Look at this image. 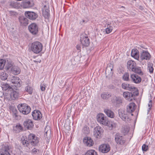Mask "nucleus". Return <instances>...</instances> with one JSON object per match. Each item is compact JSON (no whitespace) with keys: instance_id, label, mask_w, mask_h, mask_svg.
Wrapping results in <instances>:
<instances>
[{"instance_id":"1","label":"nucleus","mask_w":155,"mask_h":155,"mask_svg":"<svg viewBox=\"0 0 155 155\" xmlns=\"http://www.w3.org/2000/svg\"><path fill=\"white\" fill-rule=\"evenodd\" d=\"M31 50L34 53L38 54L41 52L43 48L42 44L39 41H35L31 45Z\"/></svg>"},{"instance_id":"2","label":"nucleus","mask_w":155,"mask_h":155,"mask_svg":"<svg viewBox=\"0 0 155 155\" xmlns=\"http://www.w3.org/2000/svg\"><path fill=\"white\" fill-rule=\"evenodd\" d=\"M122 87L123 89L128 90L131 92H134V94L138 95V91L137 88L132 86L131 84H129L127 83H124L122 84Z\"/></svg>"},{"instance_id":"3","label":"nucleus","mask_w":155,"mask_h":155,"mask_svg":"<svg viewBox=\"0 0 155 155\" xmlns=\"http://www.w3.org/2000/svg\"><path fill=\"white\" fill-rule=\"evenodd\" d=\"M11 151H12L11 146L5 143L2 145L0 149V155H11L10 153Z\"/></svg>"},{"instance_id":"4","label":"nucleus","mask_w":155,"mask_h":155,"mask_svg":"<svg viewBox=\"0 0 155 155\" xmlns=\"http://www.w3.org/2000/svg\"><path fill=\"white\" fill-rule=\"evenodd\" d=\"M18 107L19 111L24 114H28L31 110L30 107L25 104H19Z\"/></svg>"},{"instance_id":"5","label":"nucleus","mask_w":155,"mask_h":155,"mask_svg":"<svg viewBox=\"0 0 155 155\" xmlns=\"http://www.w3.org/2000/svg\"><path fill=\"white\" fill-rule=\"evenodd\" d=\"M97 120L100 124L104 125H107L108 120L106 116L103 114H99L97 116Z\"/></svg>"},{"instance_id":"6","label":"nucleus","mask_w":155,"mask_h":155,"mask_svg":"<svg viewBox=\"0 0 155 155\" xmlns=\"http://www.w3.org/2000/svg\"><path fill=\"white\" fill-rule=\"evenodd\" d=\"M118 114L121 118L126 122H128L130 120V119L129 117L130 115L126 111L122 110H119Z\"/></svg>"},{"instance_id":"7","label":"nucleus","mask_w":155,"mask_h":155,"mask_svg":"<svg viewBox=\"0 0 155 155\" xmlns=\"http://www.w3.org/2000/svg\"><path fill=\"white\" fill-rule=\"evenodd\" d=\"M80 40L83 47H87L89 45L90 42L87 35L86 34H84L81 35Z\"/></svg>"},{"instance_id":"8","label":"nucleus","mask_w":155,"mask_h":155,"mask_svg":"<svg viewBox=\"0 0 155 155\" xmlns=\"http://www.w3.org/2000/svg\"><path fill=\"white\" fill-rule=\"evenodd\" d=\"M28 29L33 35H36L38 32V27L35 23H32L30 25L28 26Z\"/></svg>"},{"instance_id":"9","label":"nucleus","mask_w":155,"mask_h":155,"mask_svg":"<svg viewBox=\"0 0 155 155\" xmlns=\"http://www.w3.org/2000/svg\"><path fill=\"white\" fill-rule=\"evenodd\" d=\"M114 137L115 142L118 145H122L125 143L126 141L125 138L120 134L117 133L115 134Z\"/></svg>"},{"instance_id":"10","label":"nucleus","mask_w":155,"mask_h":155,"mask_svg":"<svg viewBox=\"0 0 155 155\" xmlns=\"http://www.w3.org/2000/svg\"><path fill=\"white\" fill-rule=\"evenodd\" d=\"M134 93V92H124L123 93V96L127 100L130 101H132L133 99L134 100L135 99V96L137 95H135Z\"/></svg>"},{"instance_id":"11","label":"nucleus","mask_w":155,"mask_h":155,"mask_svg":"<svg viewBox=\"0 0 155 155\" xmlns=\"http://www.w3.org/2000/svg\"><path fill=\"white\" fill-rule=\"evenodd\" d=\"M11 81L17 87H20L21 84V79L18 77L15 76L12 77Z\"/></svg>"},{"instance_id":"12","label":"nucleus","mask_w":155,"mask_h":155,"mask_svg":"<svg viewBox=\"0 0 155 155\" xmlns=\"http://www.w3.org/2000/svg\"><path fill=\"white\" fill-rule=\"evenodd\" d=\"M135 104L134 103H131L128 104L127 107L126 111L130 115L133 116L132 114L135 109Z\"/></svg>"},{"instance_id":"13","label":"nucleus","mask_w":155,"mask_h":155,"mask_svg":"<svg viewBox=\"0 0 155 155\" xmlns=\"http://www.w3.org/2000/svg\"><path fill=\"white\" fill-rule=\"evenodd\" d=\"M25 14L26 17L32 20H35L38 16L36 13L33 12L26 11Z\"/></svg>"},{"instance_id":"14","label":"nucleus","mask_w":155,"mask_h":155,"mask_svg":"<svg viewBox=\"0 0 155 155\" xmlns=\"http://www.w3.org/2000/svg\"><path fill=\"white\" fill-rule=\"evenodd\" d=\"M99 150L100 152L102 153H107L110 151V147L108 144H104L101 145L99 147Z\"/></svg>"},{"instance_id":"15","label":"nucleus","mask_w":155,"mask_h":155,"mask_svg":"<svg viewBox=\"0 0 155 155\" xmlns=\"http://www.w3.org/2000/svg\"><path fill=\"white\" fill-rule=\"evenodd\" d=\"M103 133V130L99 126L95 127L94 130V135L95 137L100 138Z\"/></svg>"},{"instance_id":"16","label":"nucleus","mask_w":155,"mask_h":155,"mask_svg":"<svg viewBox=\"0 0 155 155\" xmlns=\"http://www.w3.org/2000/svg\"><path fill=\"white\" fill-rule=\"evenodd\" d=\"M34 3L32 0H26L21 3V6L24 8H29L34 6Z\"/></svg>"},{"instance_id":"17","label":"nucleus","mask_w":155,"mask_h":155,"mask_svg":"<svg viewBox=\"0 0 155 155\" xmlns=\"http://www.w3.org/2000/svg\"><path fill=\"white\" fill-rule=\"evenodd\" d=\"M23 125L25 128L29 130H31L34 126L33 122L30 119L25 120L24 122Z\"/></svg>"},{"instance_id":"18","label":"nucleus","mask_w":155,"mask_h":155,"mask_svg":"<svg viewBox=\"0 0 155 155\" xmlns=\"http://www.w3.org/2000/svg\"><path fill=\"white\" fill-rule=\"evenodd\" d=\"M136 66V64L135 62L134 61L130 60L127 62V68L130 71H134V69Z\"/></svg>"},{"instance_id":"19","label":"nucleus","mask_w":155,"mask_h":155,"mask_svg":"<svg viewBox=\"0 0 155 155\" xmlns=\"http://www.w3.org/2000/svg\"><path fill=\"white\" fill-rule=\"evenodd\" d=\"M130 79L131 81L136 84L139 83L141 81V78L140 76L134 74L130 75Z\"/></svg>"},{"instance_id":"20","label":"nucleus","mask_w":155,"mask_h":155,"mask_svg":"<svg viewBox=\"0 0 155 155\" xmlns=\"http://www.w3.org/2000/svg\"><path fill=\"white\" fill-rule=\"evenodd\" d=\"M151 58V56L147 51H143L140 54V58L141 60H149Z\"/></svg>"},{"instance_id":"21","label":"nucleus","mask_w":155,"mask_h":155,"mask_svg":"<svg viewBox=\"0 0 155 155\" xmlns=\"http://www.w3.org/2000/svg\"><path fill=\"white\" fill-rule=\"evenodd\" d=\"M10 91V96L12 100L18 99L20 97V94L18 91L14 90L12 89Z\"/></svg>"},{"instance_id":"22","label":"nucleus","mask_w":155,"mask_h":155,"mask_svg":"<svg viewBox=\"0 0 155 155\" xmlns=\"http://www.w3.org/2000/svg\"><path fill=\"white\" fill-rule=\"evenodd\" d=\"M32 115L35 120H40L42 117L41 112L38 110H34L32 112Z\"/></svg>"},{"instance_id":"23","label":"nucleus","mask_w":155,"mask_h":155,"mask_svg":"<svg viewBox=\"0 0 155 155\" xmlns=\"http://www.w3.org/2000/svg\"><path fill=\"white\" fill-rule=\"evenodd\" d=\"M84 143L88 147L92 146L94 144V142L92 139L90 137H84L83 140Z\"/></svg>"},{"instance_id":"24","label":"nucleus","mask_w":155,"mask_h":155,"mask_svg":"<svg viewBox=\"0 0 155 155\" xmlns=\"http://www.w3.org/2000/svg\"><path fill=\"white\" fill-rule=\"evenodd\" d=\"M19 21L22 25L26 26L28 23V20L27 18L23 17H20Z\"/></svg>"},{"instance_id":"25","label":"nucleus","mask_w":155,"mask_h":155,"mask_svg":"<svg viewBox=\"0 0 155 155\" xmlns=\"http://www.w3.org/2000/svg\"><path fill=\"white\" fill-rule=\"evenodd\" d=\"M11 71L14 74H19L21 72V70L18 66H14L11 68Z\"/></svg>"},{"instance_id":"26","label":"nucleus","mask_w":155,"mask_h":155,"mask_svg":"<svg viewBox=\"0 0 155 155\" xmlns=\"http://www.w3.org/2000/svg\"><path fill=\"white\" fill-rule=\"evenodd\" d=\"M104 111L107 116L111 118H113L114 117V114L111 110L107 109H105L104 110Z\"/></svg>"},{"instance_id":"27","label":"nucleus","mask_w":155,"mask_h":155,"mask_svg":"<svg viewBox=\"0 0 155 155\" xmlns=\"http://www.w3.org/2000/svg\"><path fill=\"white\" fill-rule=\"evenodd\" d=\"M131 56L135 59L138 60L139 58V53L137 49H133L131 52Z\"/></svg>"},{"instance_id":"28","label":"nucleus","mask_w":155,"mask_h":155,"mask_svg":"<svg viewBox=\"0 0 155 155\" xmlns=\"http://www.w3.org/2000/svg\"><path fill=\"white\" fill-rule=\"evenodd\" d=\"M42 12L43 15L45 18H47L49 17V10L45 5L44 6V8L42 9Z\"/></svg>"},{"instance_id":"29","label":"nucleus","mask_w":155,"mask_h":155,"mask_svg":"<svg viewBox=\"0 0 155 155\" xmlns=\"http://www.w3.org/2000/svg\"><path fill=\"white\" fill-rule=\"evenodd\" d=\"M5 64L6 65L5 67V69L6 71H8L10 68L13 66V63L11 61L7 60V62L6 61Z\"/></svg>"},{"instance_id":"30","label":"nucleus","mask_w":155,"mask_h":155,"mask_svg":"<svg viewBox=\"0 0 155 155\" xmlns=\"http://www.w3.org/2000/svg\"><path fill=\"white\" fill-rule=\"evenodd\" d=\"M129 131V128L127 126H124L122 128L121 132L124 135H125L128 133Z\"/></svg>"},{"instance_id":"31","label":"nucleus","mask_w":155,"mask_h":155,"mask_svg":"<svg viewBox=\"0 0 155 155\" xmlns=\"http://www.w3.org/2000/svg\"><path fill=\"white\" fill-rule=\"evenodd\" d=\"M134 70L132 72H135V73L138 74L140 75H142L143 73L142 71L141 68L138 67H136L134 69Z\"/></svg>"},{"instance_id":"32","label":"nucleus","mask_w":155,"mask_h":155,"mask_svg":"<svg viewBox=\"0 0 155 155\" xmlns=\"http://www.w3.org/2000/svg\"><path fill=\"white\" fill-rule=\"evenodd\" d=\"M2 88L3 90H8L10 91L12 89L9 85L7 84H3L2 86Z\"/></svg>"},{"instance_id":"33","label":"nucleus","mask_w":155,"mask_h":155,"mask_svg":"<svg viewBox=\"0 0 155 155\" xmlns=\"http://www.w3.org/2000/svg\"><path fill=\"white\" fill-rule=\"evenodd\" d=\"M84 155H97V153L95 150H90L86 152Z\"/></svg>"},{"instance_id":"34","label":"nucleus","mask_w":155,"mask_h":155,"mask_svg":"<svg viewBox=\"0 0 155 155\" xmlns=\"http://www.w3.org/2000/svg\"><path fill=\"white\" fill-rule=\"evenodd\" d=\"M30 143L32 146L37 145L39 143V140L38 139L37 137L36 136L35 137L33 140L31 141Z\"/></svg>"},{"instance_id":"35","label":"nucleus","mask_w":155,"mask_h":155,"mask_svg":"<svg viewBox=\"0 0 155 155\" xmlns=\"http://www.w3.org/2000/svg\"><path fill=\"white\" fill-rule=\"evenodd\" d=\"M111 96V94L108 93H104L101 95V97L104 99H108Z\"/></svg>"},{"instance_id":"36","label":"nucleus","mask_w":155,"mask_h":155,"mask_svg":"<svg viewBox=\"0 0 155 155\" xmlns=\"http://www.w3.org/2000/svg\"><path fill=\"white\" fill-rule=\"evenodd\" d=\"M122 78L125 81H130L129 74L128 73H125L123 75Z\"/></svg>"},{"instance_id":"37","label":"nucleus","mask_w":155,"mask_h":155,"mask_svg":"<svg viewBox=\"0 0 155 155\" xmlns=\"http://www.w3.org/2000/svg\"><path fill=\"white\" fill-rule=\"evenodd\" d=\"M8 77V74L4 72H2L0 74V78L2 80H6Z\"/></svg>"},{"instance_id":"38","label":"nucleus","mask_w":155,"mask_h":155,"mask_svg":"<svg viewBox=\"0 0 155 155\" xmlns=\"http://www.w3.org/2000/svg\"><path fill=\"white\" fill-rule=\"evenodd\" d=\"M113 27L109 24L107 25V28L105 29V31L107 34H109L111 32L113 29Z\"/></svg>"},{"instance_id":"39","label":"nucleus","mask_w":155,"mask_h":155,"mask_svg":"<svg viewBox=\"0 0 155 155\" xmlns=\"http://www.w3.org/2000/svg\"><path fill=\"white\" fill-rule=\"evenodd\" d=\"M82 131L85 135L88 134L90 133V130L89 127L87 126H85L83 128Z\"/></svg>"},{"instance_id":"40","label":"nucleus","mask_w":155,"mask_h":155,"mask_svg":"<svg viewBox=\"0 0 155 155\" xmlns=\"http://www.w3.org/2000/svg\"><path fill=\"white\" fill-rule=\"evenodd\" d=\"M6 63V61L4 59L0 60V69H3L5 66Z\"/></svg>"},{"instance_id":"41","label":"nucleus","mask_w":155,"mask_h":155,"mask_svg":"<svg viewBox=\"0 0 155 155\" xmlns=\"http://www.w3.org/2000/svg\"><path fill=\"white\" fill-rule=\"evenodd\" d=\"M108 126L110 130H112L113 128H114L116 127V124L113 123L108 122L107 125H106Z\"/></svg>"},{"instance_id":"42","label":"nucleus","mask_w":155,"mask_h":155,"mask_svg":"<svg viewBox=\"0 0 155 155\" xmlns=\"http://www.w3.org/2000/svg\"><path fill=\"white\" fill-rule=\"evenodd\" d=\"M27 92H28L30 94H31L33 92V90L32 88L30 86H28L25 87V89Z\"/></svg>"},{"instance_id":"43","label":"nucleus","mask_w":155,"mask_h":155,"mask_svg":"<svg viewBox=\"0 0 155 155\" xmlns=\"http://www.w3.org/2000/svg\"><path fill=\"white\" fill-rule=\"evenodd\" d=\"M148 68L149 72L150 73H153V64L152 63H150L148 64Z\"/></svg>"},{"instance_id":"44","label":"nucleus","mask_w":155,"mask_h":155,"mask_svg":"<svg viewBox=\"0 0 155 155\" xmlns=\"http://www.w3.org/2000/svg\"><path fill=\"white\" fill-rule=\"evenodd\" d=\"M122 101L120 98L115 97V102L117 104H120L122 103Z\"/></svg>"},{"instance_id":"45","label":"nucleus","mask_w":155,"mask_h":155,"mask_svg":"<svg viewBox=\"0 0 155 155\" xmlns=\"http://www.w3.org/2000/svg\"><path fill=\"white\" fill-rule=\"evenodd\" d=\"M36 136L35 135L33 134H30L28 137V139L29 140H30V141H31L32 140H33L35 137Z\"/></svg>"},{"instance_id":"46","label":"nucleus","mask_w":155,"mask_h":155,"mask_svg":"<svg viewBox=\"0 0 155 155\" xmlns=\"http://www.w3.org/2000/svg\"><path fill=\"white\" fill-rule=\"evenodd\" d=\"M13 115L16 117H18V111L16 109H13L12 110Z\"/></svg>"},{"instance_id":"47","label":"nucleus","mask_w":155,"mask_h":155,"mask_svg":"<svg viewBox=\"0 0 155 155\" xmlns=\"http://www.w3.org/2000/svg\"><path fill=\"white\" fill-rule=\"evenodd\" d=\"M15 128H16V130L17 129L18 131H20L21 130H22V126L20 124L17 125L15 126Z\"/></svg>"},{"instance_id":"48","label":"nucleus","mask_w":155,"mask_h":155,"mask_svg":"<svg viewBox=\"0 0 155 155\" xmlns=\"http://www.w3.org/2000/svg\"><path fill=\"white\" fill-rule=\"evenodd\" d=\"M142 150L143 151H146L148 150V146L144 144L142 146Z\"/></svg>"},{"instance_id":"49","label":"nucleus","mask_w":155,"mask_h":155,"mask_svg":"<svg viewBox=\"0 0 155 155\" xmlns=\"http://www.w3.org/2000/svg\"><path fill=\"white\" fill-rule=\"evenodd\" d=\"M113 70V68H111V67H110V66H107V68L105 72L106 73H107V72H108V71H109L110 70V73L111 74H112V72Z\"/></svg>"},{"instance_id":"50","label":"nucleus","mask_w":155,"mask_h":155,"mask_svg":"<svg viewBox=\"0 0 155 155\" xmlns=\"http://www.w3.org/2000/svg\"><path fill=\"white\" fill-rule=\"evenodd\" d=\"M45 85L44 84H41L40 86L41 90L42 91H44L45 90Z\"/></svg>"},{"instance_id":"51","label":"nucleus","mask_w":155,"mask_h":155,"mask_svg":"<svg viewBox=\"0 0 155 155\" xmlns=\"http://www.w3.org/2000/svg\"><path fill=\"white\" fill-rule=\"evenodd\" d=\"M39 150L37 149L34 148L32 150V153L34 154H36L38 152Z\"/></svg>"},{"instance_id":"52","label":"nucleus","mask_w":155,"mask_h":155,"mask_svg":"<svg viewBox=\"0 0 155 155\" xmlns=\"http://www.w3.org/2000/svg\"><path fill=\"white\" fill-rule=\"evenodd\" d=\"M10 5L11 6L15 8L17 4L16 3L14 2H11L10 3Z\"/></svg>"},{"instance_id":"53","label":"nucleus","mask_w":155,"mask_h":155,"mask_svg":"<svg viewBox=\"0 0 155 155\" xmlns=\"http://www.w3.org/2000/svg\"><path fill=\"white\" fill-rule=\"evenodd\" d=\"M76 48L77 50H79V51L80 52L81 51V46L78 44L76 46Z\"/></svg>"},{"instance_id":"54","label":"nucleus","mask_w":155,"mask_h":155,"mask_svg":"<svg viewBox=\"0 0 155 155\" xmlns=\"http://www.w3.org/2000/svg\"><path fill=\"white\" fill-rule=\"evenodd\" d=\"M152 101L151 100H150V101L149 103L148 104V106L150 107L149 108V110L151 109V107L152 106Z\"/></svg>"},{"instance_id":"55","label":"nucleus","mask_w":155,"mask_h":155,"mask_svg":"<svg viewBox=\"0 0 155 155\" xmlns=\"http://www.w3.org/2000/svg\"><path fill=\"white\" fill-rule=\"evenodd\" d=\"M22 143L23 145H24L25 144H28V142L27 140H24L22 141Z\"/></svg>"},{"instance_id":"56","label":"nucleus","mask_w":155,"mask_h":155,"mask_svg":"<svg viewBox=\"0 0 155 155\" xmlns=\"http://www.w3.org/2000/svg\"><path fill=\"white\" fill-rule=\"evenodd\" d=\"M120 8H125L123 6H121L120 7Z\"/></svg>"},{"instance_id":"57","label":"nucleus","mask_w":155,"mask_h":155,"mask_svg":"<svg viewBox=\"0 0 155 155\" xmlns=\"http://www.w3.org/2000/svg\"><path fill=\"white\" fill-rule=\"evenodd\" d=\"M47 132H47H47H45V135H47Z\"/></svg>"},{"instance_id":"58","label":"nucleus","mask_w":155,"mask_h":155,"mask_svg":"<svg viewBox=\"0 0 155 155\" xmlns=\"http://www.w3.org/2000/svg\"><path fill=\"white\" fill-rule=\"evenodd\" d=\"M35 61V62H37V61Z\"/></svg>"},{"instance_id":"59","label":"nucleus","mask_w":155,"mask_h":155,"mask_svg":"<svg viewBox=\"0 0 155 155\" xmlns=\"http://www.w3.org/2000/svg\"><path fill=\"white\" fill-rule=\"evenodd\" d=\"M83 22H84V20H83Z\"/></svg>"}]
</instances>
